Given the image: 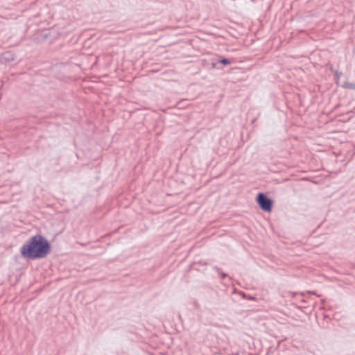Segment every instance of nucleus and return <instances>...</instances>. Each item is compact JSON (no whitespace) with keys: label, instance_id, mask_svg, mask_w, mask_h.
I'll list each match as a JSON object with an SVG mask.
<instances>
[{"label":"nucleus","instance_id":"4","mask_svg":"<svg viewBox=\"0 0 355 355\" xmlns=\"http://www.w3.org/2000/svg\"><path fill=\"white\" fill-rule=\"evenodd\" d=\"M16 55L11 51H6L0 54V64L8 65L15 60Z\"/></svg>","mask_w":355,"mask_h":355},{"label":"nucleus","instance_id":"17","mask_svg":"<svg viewBox=\"0 0 355 355\" xmlns=\"http://www.w3.org/2000/svg\"><path fill=\"white\" fill-rule=\"evenodd\" d=\"M301 302H306V300H304V299H302V300H301Z\"/></svg>","mask_w":355,"mask_h":355},{"label":"nucleus","instance_id":"16","mask_svg":"<svg viewBox=\"0 0 355 355\" xmlns=\"http://www.w3.org/2000/svg\"><path fill=\"white\" fill-rule=\"evenodd\" d=\"M194 304H195V306H196V307H198V302H196L194 303Z\"/></svg>","mask_w":355,"mask_h":355},{"label":"nucleus","instance_id":"1","mask_svg":"<svg viewBox=\"0 0 355 355\" xmlns=\"http://www.w3.org/2000/svg\"><path fill=\"white\" fill-rule=\"evenodd\" d=\"M51 251L50 242L42 234H36L26 240L20 248L21 257L27 261L46 258Z\"/></svg>","mask_w":355,"mask_h":355},{"label":"nucleus","instance_id":"12","mask_svg":"<svg viewBox=\"0 0 355 355\" xmlns=\"http://www.w3.org/2000/svg\"><path fill=\"white\" fill-rule=\"evenodd\" d=\"M198 263H199V264H200V265H202V266H205V265H207V262H205V261H198Z\"/></svg>","mask_w":355,"mask_h":355},{"label":"nucleus","instance_id":"15","mask_svg":"<svg viewBox=\"0 0 355 355\" xmlns=\"http://www.w3.org/2000/svg\"><path fill=\"white\" fill-rule=\"evenodd\" d=\"M307 293H311V294H315V291H308Z\"/></svg>","mask_w":355,"mask_h":355},{"label":"nucleus","instance_id":"6","mask_svg":"<svg viewBox=\"0 0 355 355\" xmlns=\"http://www.w3.org/2000/svg\"><path fill=\"white\" fill-rule=\"evenodd\" d=\"M216 294L218 296V300L217 302L214 305V308L218 310H226L227 308V304L225 297H221L219 296L217 291H216Z\"/></svg>","mask_w":355,"mask_h":355},{"label":"nucleus","instance_id":"9","mask_svg":"<svg viewBox=\"0 0 355 355\" xmlns=\"http://www.w3.org/2000/svg\"><path fill=\"white\" fill-rule=\"evenodd\" d=\"M219 275H220V278H221L222 279H225V278L227 277V273H225V272H223L222 270H220V271L219 272Z\"/></svg>","mask_w":355,"mask_h":355},{"label":"nucleus","instance_id":"5","mask_svg":"<svg viewBox=\"0 0 355 355\" xmlns=\"http://www.w3.org/2000/svg\"><path fill=\"white\" fill-rule=\"evenodd\" d=\"M231 63L230 59L220 56L218 60L212 62V66L217 69H223V66L230 65Z\"/></svg>","mask_w":355,"mask_h":355},{"label":"nucleus","instance_id":"3","mask_svg":"<svg viewBox=\"0 0 355 355\" xmlns=\"http://www.w3.org/2000/svg\"><path fill=\"white\" fill-rule=\"evenodd\" d=\"M51 37V31L49 29L38 30L33 36V40L36 42H44Z\"/></svg>","mask_w":355,"mask_h":355},{"label":"nucleus","instance_id":"11","mask_svg":"<svg viewBox=\"0 0 355 355\" xmlns=\"http://www.w3.org/2000/svg\"><path fill=\"white\" fill-rule=\"evenodd\" d=\"M247 299L250 300H254L256 298L254 296L248 295V298Z\"/></svg>","mask_w":355,"mask_h":355},{"label":"nucleus","instance_id":"10","mask_svg":"<svg viewBox=\"0 0 355 355\" xmlns=\"http://www.w3.org/2000/svg\"><path fill=\"white\" fill-rule=\"evenodd\" d=\"M239 295L242 296V297L243 299H247L248 298V294H246L245 293L243 292V291H240L239 293Z\"/></svg>","mask_w":355,"mask_h":355},{"label":"nucleus","instance_id":"2","mask_svg":"<svg viewBox=\"0 0 355 355\" xmlns=\"http://www.w3.org/2000/svg\"><path fill=\"white\" fill-rule=\"evenodd\" d=\"M256 201L259 208L266 212H270L274 205V200L266 193L259 192L256 197Z\"/></svg>","mask_w":355,"mask_h":355},{"label":"nucleus","instance_id":"14","mask_svg":"<svg viewBox=\"0 0 355 355\" xmlns=\"http://www.w3.org/2000/svg\"><path fill=\"white\" fill-rule=\"evenodd\" d=\"M297 309H302L303 307H300L298 306H296ZM304 309H306L307 307L306 306H304Z\"/></svg>","mask_w":355,"mask_h":355},{"label":"nucleus","instance_id":"18","mask_svg":"<svg viewBox=\"0 0 355 355\" xmlns=\"http://www.w3.org/2000/svg\"><path fill=\"white\" fill-rule=\"evenodd\" d=\"M280 343H281V341H280V340L277 342V347H279V345H280Z\"/></svg>","mask_w":355,"mask_h":355},{"label":"nucleus","instance_id":"19","mask_svg":"<svg viewBox=\"0 0 355 355\" xmlns=\"http://www.w3.org/2000/svg\"><path fill=\"white\" fill-rule=\"evenodd\" d=\"M300 295H301L302 296H304V293H300Z\"/></svg>","mask_w":355,"mask_h":355},{"label":"nucleus","instance_id":"8","mask_svg":"<svg viewBox=\"0 0 355 355\" xmlns=\"http://www.w3.org/2000/svg\"><path fill=\"white\" fill-rule=\"evenodd\" d=\"M340 87L345 89H355V84L354 83H350L349 82L345 81L341 85Z\"/></svg>","mask_w":355,"mask_h":355},{"label":"nucleus","instance_id":"13","mask_svg":"<svg viewBox=\"0 0 355 355\" xmlns=\"http://www.w3.org/2000/svg\"><path fill=\"white\" fill-rule=\"evenodd\" d=\"M214 269L215 270L218 271V272L221 270V269L220 268H218V266H214Z\"/></svg>","mask_w":355,"mask_h":355},{"label":"nucleus","instance_id":"7","mask_svg":"<svg viewBox=\"0 0 355 355\" xmlns=\"http://www.w3.org/2000/svg\"><path fill=\"white\" fill-rule=\"evenodd\" d=\"M330 69H331V71L332 72H334V76H335V77H334V78H335V80H336V83L338 85L340 86V85H341L342 83H340V82H339V79H340V77L341 76H343V73L342 72H339V71H334V70L333 69V68H331Z\"/></svg>","mask_w":355,"mask_h":355}]
</instances>
